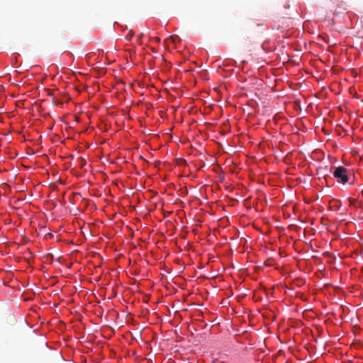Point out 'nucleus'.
Wrapping results in <instances>:
<instances>
[{
	"label": "nucleus",
	"mask_w": 363,
	"mask_h": 363,
	"mask_svg": "<svg viewBox=\"0 0 363 363\" xmlns=\"http://www.w3.org/2000/svg\"><path fill=\"white\" fill-rule=\"evenodd\" d=\"M333 176L337 179L338 182L343 184H346L349 181L347 169L342 166L335 167Z\"/></svg>",
	"instance_id": "1"
},
{
	"label": "nucleus",
	"mask_w": 363,
	"mask_h": 363,
	"mask_svg": "<svg viewBox=\"0 0 363 363\" xmlns=\"http://www.w3.org/2000/svg\"><path fill=\"white\" fill-rule=\"evenodd\" d=\"M264 292L259 290V291H254V296L253 299H255V301H258L262 299V294H263Z\"/></svg>",
	"instance_id": "2"
},
{
	"label": "nucleus",
	"mask_w": 363,
	"mask_h": 363,
	"mask_svg": "<svg viewBox=\"0 0 363 363\" xmlns=\"http://www.w3.org/2000/svg\"><path fill=\"white\" fill-rule=\"evenodd\" d=\"M251 81H252V79L251 78ZM255 82H251V84H257V86H262V81L257 79V78H255Z\"/></svg>",
	"instance_id": "3"
},
{
	"label": "nucleus",
	"mask_w": 363,
	"mask_h": 363,
	"mask_svg": "<svg viewBox=\"0 0 363 363\" xmlns=\"http://www.w3.org/2000/svg\"><path fill=\"white\" fill-rule=\"evenodd\" d=\"M154 40L157 42V43H159L160 41V38L159 37H155L154 38Z\"/></svg>",
	"instance_id": "4"
},
{
	"label": "nucleus",
	"mask_w": 363,
	"mask_h": 363,
	"mask_svg": "<svg viewBox=\"0 0 363 363\" xmlns=\"http://www.w3.org/2000/svg\"><path fill=\"white\" fill-rule=\"evenodd\" d=\"M132 37H133V34H130V35H127L126 38L128 40H130Z\"/></svg>",
	"instance_id": "5"
},
{
	"label": "nucleus",
	"mask_w": 363,
	"mask_h": 363,
	"mask_svg": "<svg viewBox=\"0 0 363 363\" xmlns=\"http://www.w3.org/2000/svg\"><path fill=\"white\" fill-rule=\"evenodd\" d=\"M132 37H133V34H130V35H127L126 38L128 40H130Z\"/></svg>",
	"instance_id": "6"
},
{
	"label": "nucleus",
	"mask_w": 363,
	"mask_h": 363,
	"mask_svg": "<svg viewBox=\"0 0 363 363\" xmlns=\"http://www.w3.org/2000/svg\"><path fill=\"white\" fill-rule=\"evenodd\" d=\"M242 70H243L245 73H247V72L249 71V69H248V68H247V69H246V71H245V68H244V67H242Z\"/></svg>",
	"instance_id": "7"
}]
</instances>
